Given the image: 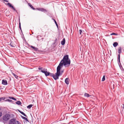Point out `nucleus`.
Returning a JSON list of instances; mask_svg holds the SVG:
<instances>
[{
    "label": "nucleus",
    "mask_w": 124,
    "mask_h": 124,
    "mask_svg": "<svg viewBox=\"0 0 124 124\" xmlns=\"http://www.w3.org/2000/svg\"><path fill=\"white\" fill-rule=\"evenodd\" d=\"M69 56L68 55L64 56L63 59L61 60L59 65L57 67V72L56 73L57 75L59 76L62 75V73H60V69L63 66V65L65 67H67L69 66L70 64V60H68Z\"/></svg>",
    "instance_id": "nucleus-1"
},
{
    "label": "nucleus",
    "mask_w": 124,
    "mask_h": 124,
    "mask_svg": "<svg viewBox=\"0 0 124 124\" xmlns=\"http://www.w3.org/2000/svg\"><path fill=\"white\" fill-rule=\"evenodd\" d=\"M10 117L9 114H6L3 116V119L5 121H7L9 119Z\"/></svg>",
    "instance_id": "nucleus-2"
},
{
    "label": "nucleus",
    "mask_w": 124,
    "mask_h": 124,
    "mask_svg": "<svg viewBox=\"0 0 124 124\" xmlns=\"http://www.w3.org/2000/svg\"><path fill=\"white\" fill-rule=\"evenodd\" d=\"M49 76L51 77H53L54 79L55 80H56L59 78V76L57 75V74H56V73L54 75L53 73H50V75Z\"/></svg>",
    "instance_id": "nucleus-3"
},
{
    "label": "nucleus",
    "mask_w": 124,
    "mask_h": 124,
    "mask_svg": "<svg viewBox=\"0 0 124 124\" xmlns=\"http://www.w3.org/2000/svg\"><path fill=\"white\" fill-rule=\"evenodd\" d=\"M16 120L15 119H11L9 122V124H15Z\"/></svg>",
    "instance_id": "nucleus-4"
},
{
    "label": "nucleus",
    "mask_w": 124,
    "mask_h": 124,
    "mask_svg": "<svg viewBox=\"0 0 124 124\" xmlns=\"http://www.w3.org/2000/svg\"><path fill=\"white\" fill-rule=\"evenodd\" d=\"M7 4L10 7L12 8V9L14 11H16V12H17V10L15 9V8L12 6L11 4L10 3H8Z\"/></svg>",
    "instance_id": "nucleus-5"
},
{
    "label": "nucleus",
    "mask_w": 124,
    "mask_h": 124,
    "mask_svg": "<svg viewBox=\"0 0 124 124\" xmlns=\"http://www.w3.org/2000/svg\"><path fill=\"white\" fill-rule=\"evenodd\" d=\"M2 84L4 85H7L8 84L7 81L5 79L2 80Z\"/></svg>",
    "instance_id": "nucleus-6"
},
{
    "label": "nucleus",
    "mask_w": 124,
    "mask_h": 124,
    "mask_svg": "<svg viewBox=\"0 0 124 124\" xmlns=\"http://www.w3.org/2000/svg\"><path fill=\"white\" fill-rule=\"evenodd\" d=\"M30 47L33 49H34V50L36 51H38V48L36 47H35L34 46H30Z\"/></svg>",
    "instance_id": "nucleus-7"
},
{
    "label": "nucleus",
    "mask_w": 124,
    "mask_h": 124,
    "mask_svg": "<svg viewBox=\"0 0 124 124\" xmlns=\"http://www.w3.org/2000/svg\"><path fill=\"white\" fill-rule=\"evenodd\" d=\"M38 10L40 11H41L42 12H46L47 11L45 9H44V8H39L38 9Z\"/></svg>",
    "instance_id": "nucleus-8"
},
{
    "label": "nucleus",
    "mask_w": 124,
    "mask_h": 124,
    "mask_svg": "<svg viewBox=\"0 0 124 124\" xmlns=\"http://www.w3.org/2000/svg\"><path fill=\"white\" fill-rule=\"evenodd\" d=\"M69 79L68 78H66L65 79V83L67 85H68L69 84Z\"/></svg>",
    "instance_id": "nucleus-9"
},
{
    "label": "nucleus",
    "mask_w": 124,
    "mask_h": 124,
    "mask_svg": "<svg viewBox=\"0 0 124 124\" xmlns=\"http://www.w3.org/2000/svg\"><path fill=\"white\" fill-rule=\"evenodd\" d=\"M122 53V48L121 47H119L118 48V53L119 54L121 53Z\"/></svg>",
    "instance_id": "nucleus-10"
},
{
    "label": "nucleus",
    "mask_w": 124,
    "mask_h": 124,
    "mask_svg": "<svg viewBox=\"0 0 124 124\" xmlns=\"http://www.w3.org/2000/svg\"><path fill=\"white\" fill-rule=\"evenodd\" d=\"M65 43V39H63V40L61 42V44L62 45H64Z\"/></svg>",
    "instance_id": "nucleus-11"
},
{
    "label": "nucleus",
    "mask_w": 124,
    "mask_h": 124,
    "mask_svg": "<svg viewBox=\"0 0 124 124\" xmlns=\"http://www.w3.org/2000/svg\"><path fill=\"white\" fill-rule=\"evenodd\" d=\"M119 65V66L120 67V68L123 71H124V69L123 68L122 66L121 65V63H119H119H118Z\"/></svg>",
    "instance_id": "nucleus-12"
},
{
    "label": "nucleus",
    "mask_w": 124,
    "mask_h": 124,
    "mask_svg": "<svg viewBox=\"0 0 124 124\" xmlns=\"http://www.w3.org/2000/svg\"><path fill=\"white\" fill-rule=\"evenodd\" d=\"M19 111L23 115V116H24L25 117H27V116L23 112H22V111H21L20 110H19Z\"/></svg>",
    "instance_id": "nucleus-13"
},
{
    "label": "nucleus",
    "mask_w": 124,
    "mask_h": 124,
    "mask_svg": "<svg viewBox=\"0 0 124 124\" xmlns=\"http://www.w3.org/2000/svg\"><path fill=\"white\" fill-rule=\"evenodd\" d=\"M113 45L114 47H116L118 45V43L117 42H115L113 43Z\"/></svg>",
    "instance_id": "nucleus-14"
},
{
    "label": "nucleus",
    "mask_w": 124,
    "mask_h": 124,
    "mask_svg": "<svg viewBox=\"0 0 124 124\" xmlns=\"http://www.w3.org/2000/svg\"><path fill=\"white\" fill-rule=\"evenodd\" d=\"M84 96L88 97L91 96V95L89 94L88 93H85L84 94Z\"/></svg>",
    "instance_id": "nucleus-15"
},
{
    "label": "nucleus",
    "mask_w": 124,
    "mask_h": 124,
    "mask_svg": "<svg viewBox=\"0 0 124 124\" xmlns=\"http://www.w3.org/2000/svg\"><path fill=\"white\" fill-rule=\"evenodd\" d=\"M41 72H42V73H44L45 75L46 74V72L47 71V70L46 69V70H41Z\"/></svg>",
    "instance_id": "nucleus-16"
},
{
    "label": "nucleus",
    "mask_w": 124,
    "mask_h": 124,
    "mask_svg": "<svg viewBox=\"0 0 124 124\" xmlns=\"http://www.w3.org/2000/svg\"><path fill=\"white\" fill-rule=\"evenodd\" d=\"M21 117L23 119H24L25 120H26V121L29 122L28 120V119L27 118L25 117H24L22 116H21Z\"/></svg>",
    "instance_id": "nucleus-17"
},
{
    "label": "nucleus",
    "mask_w": 124,
    "mask_h": 124,
    "mask_svg": "<svg viewBox=\"0 0 124 124\" xmlns=\"http://www.w3.org/2000/svg\"><path fill=\"white\" fill-rule=\"evenodd\" d=\"M16 103L18 105H21V104H22L21 102L20 101H17V102H16Z\"/></svg>",
    "instance_id": "nucleus-18"
},
{
    "label": "nucleus",
    "mask_w": 124,
    "mask_h": 124,
    "mask_svg": "<svg viewBox=\"0 0 124 124\" xmlns=\"http://www.w3.org/2000/svg\"><path fill=\"white\" fill-rule=\"evenodd\" d=\"M120 54H119L118 55V63H119H119H120Z\"/></svg>",
    "instance_id": "nucleus-19"
},
{
    "label": "nucleus",
    "mask_w": 124,
    "mask_h": 124,
    "mask_svg": "<svg viewBox=\"0 0 124 124\" xmlns=\"http://www.w3.org/2000/svg\"><path fill=\"white\" fill-rule=\"evenodd\" d=\"M28 4L29 6L33 10L35 9V8H33V6L31 5L30 3H29Z\"/></svg>",
    "instance_id": "nucleus-20"
},
{
    "label": "nucleus",
    "mask_w": 124,
    "mask_h": 124,
    "mask_svg": "<svg viewBox=\"0 0 124 124\" xmlns=\"http://www.w3.org/2000/svg\"><path fill=\"white\" fill-rule=\"evenodd\" d=\"M5 97H2L0 98V102L2 101H3L5 100Z\"/></svg>",
    "instance_id": "nucleus-21"
},
{
    "label": "nucleus",
    "mask_w": 124,
    "mask_h": 124,
    "mask_svg": "<svg viewBox=\"0 0 124 124\" xmlns=\"http://www.w3.org/2000/svg\"><path fill=\"white\" fill-rule=\"evenodd\" d=\"M8 98L10 99H12L15 101L16 100V99L13 97L9 96L8 97Z\"/></svg>",
    "instance_id": "nucleus-22"
},
{
    "label": "nucleus",
    "mask_w": 124,
    "mask_h": 124,
    "mask_svg": "<svg viewBox=\"0 0 124 124\" xmlns=\"http://www.w3.org/2000/svg\"><path fill=\"white\" fill-rule=\"evenodd\" d=\"M33 105L32 104H30L29 105L27 106V108H28L30 109L32 106Z\"/></svg>",
    "instance_id": "nucleus-23"
},
{
    "label": "nucleus",
    "mask_w": 124,
    "mask_h": 124,
    "mask_svg": "<svg viewBox=\"0 0 124 124\" xmlns=\"http://www.w3.org/2000/svg\"><path fill=\"white\" fill-rule=\"evenodd\" d=\"M105 80V76H103V77L102 78V81H104Z\"/></svg>",
    "instance_id": "nucleus-24"
},
{
    "label": "nucleus",
    "mask_w": 124,
    "mask_h": 124,
    "mask_svg": "<svg viewBox=\"0 0 124 124\" xmlns=\"http://www.w3.org/2000/svg\"><path fill=\"white\" fill-rule=\"evenodd\" d=\"M40 37V38H41V36L40 35H38L37 36V39L38 40H40V39H39V37Z\"/></svg>",
    "instance_id": "nucleus-25"
},
{
    "label": "nucleus",
    "mask_w": 124,
    "mask_h": 124,
    "mask_svg": "<svg viewBox=\"0 0 124 124\" xmlns=\"http://www.w3.org/2000/svg\"><path fill=\"white\" fill-rule=\"evenodd\" d=\"M49 75H50V72L47 71L46 73V74L45 75V76H49Z\"/></svg>",
    "instance_id": "nucleus-26"
},
{
    "label": "nucleus",
    "mask_w": 124,
    "mask_h": 124,
    "mask_svg": "<svg viewBox=\"0 0 124 124\" xmlns=\"http://www.w3.org/2000/svg\"><path fill=\"white\" fill-rule=\"evenodd\" d=\"M13 74L16 78H18V76H17L14 73H13Z\"/></svg>",
    "instance_id": "nucleus-27"
},
{
    "label": "nucleus",
    "mask_w": 124,
    "mask_h": 124,
    "mask_svg": "<svg viewBox=\"0 0 124 124\" xmlns=\"http://www.w3.org/2000/svg\"><path fill=\"white\" fill-rule=\"evenodd\" d=\"M15 124H21L18 121H16L15 122Z\"/></svg>",
    "instance_id": "nucleus-28"
},
{
    "label": "nucleus",
    "mask_w": 124,
    "mask_h": 124,
    "mask_svg": "<svg viewBox=\"0 0 124 124\" xmlns=\"http://www.w3.org/2000/svg\"><path fill=\"white\" fill-rule=\"evenodd\" d=\"M54 22H55V24L56 26L57 27H58V25L57 23L56 22V21L54 19Z\"/></svg>",
    "instance_id": "nucleus-29"
},
{
    "label": "nucleus",
    "mask_w": 124,
    "mask_h": 124,
    "mask_svg": "<svg viewBox=\"0 0 124 124\" xmlns=\"http://www.w3.org/2000/svg\"><path fill=\"white\" fill-rule=\"evenodd\" d=\"M19 28L22 31L21 28V23H20V22H19Z\"/></svg>",
    "instance_id": "nucleus-30"
},
{
    "label": "nucleus",
    "mask_w": 124,
    "mask_h": 124,
    "mask_svg": "<svg viewBox=\"0 0 124 124\" xmlns=\"http://www.w3.org/2000/svg\"><path fill=\"white\" fill-rule=\"evenodd\" d=\"M117 35V34L115 33H112L110 34V35Z\"/></svg>",
    "instance_id": "nucleus-31"
},
{
    "label": "nucleus",
    "mask_w": 124,
    "mask_h": 124,
    "mask_svg": "<svg viewBox=\"0 0 124 124\" xmlns=\"http://www.w3.org/2000/svg\"><path fill=\"white\" fill-rule=\"evenodd\" d=\"M82 32V31L81 30H79V33L80 35H81V34Z\"/></svg>",
    "instance_id": "nucleus-32"
},
{
    "label": "nucleus",
    "mask_w": 124,
    "mask_h": 124,
    "mask_svg": "<svg viewBox=\"0 0 124 124\" xmlns=\"http://www.w3.org/2000/svg\"><path fill=\"white\" fill-rule=\"evenodd\" d=\"M38 69L39 70H42L43 69V68L42 67H39Z\"/></svg>",
    "instance_id": "nucleus-33"
},
{
    "label": "nucleus",
    "mask_w": 124,
    "mask_h": 124,
    "mask_svg": "<svg viewBox=\"0 0 124 124\" xmlns=\"http://www.w3.org/2000/svg\"><path fill=\"white\" fill-rule=\"evenodd\" d=\"M61 118H60V119L59 121H61V120H63L64 119V117H63H63H62Z\"/></svg>",
    "instance_id": "nucleus-34"
},
{
    "label": "nucleus",
    "mask_w": 124,
    "mask_h": 124,
    "mask_svg": "<svg viewBox=\"0 0 124 124\" xmlns=\"http://www.w3.org/2000/svg\"><path fill=\"white\" fill-rule=\"evenodd\" d=\"M70 124H74L73 122V121H71L70 122Z\"/></svg>",
    "instance_id": "nucleus-35"
},
{
    "label": "nucleus",
    "mask_w": 124,
    "mask_h": 124,
    "mask_svg": "<svg viewBox=\"0 0 124 124\" xmlns=\"http://www.w3.org/2000/svg\"><path fill=\"white\" fill-rule=\"evenodd\" d=\"M8 101H9V102H12V100H10L9 99H8Z\"/></svg>",
    "instance_id": "nucleus-36"
},
{
    "label": "nucleus",
    "mask_w": 124,
    "mask_h": 124,
    "mask_svg": "<svg viewBox=\"0 0 124 124\" xmlns=\"http://www.w3.org/2000/svg\"><path fill=\"white\" fill-rule=\"evenodd\" d=\"M2 115V112H0V117Z\"/></svg>",
    "instance_id": "nucleus-37"
},
{
    "label": "nucleus",
    "mask_w": 124,
    "mask_h": 124,
    "mask_svg": "<svg viewBox=\"0 0 124 124\" xmlns=\"http://www.w3.org/2000/svg\"><path fill=\"white\" fill-rule=\"evenodd\" d=\"M122 107L124 109V103L123 104V106H122Z\"/></svg>",
    "instance_id": "nucleus-38"
},
{
    "label": "nucleus",
    "mask_w": 124,
    "mask_h": 124,
    "mask_svg": "<svg viewBox=\"0 0 124 124\" xmlns=\"http://www.w3.org/2000/svg\"><path fill=\"white\" fill-rule=\"evenodd\" d=\"M57 40V39L56 38H55V39L54 40L55 43L56 42Z\"/></svg>",
    "instance_id": "nucleus-39"
},
{
    "label": "nucleus",
    "mask_w": 124,
    "mask_h": 124,
    "mask_svg": "<svg viewBox=\"0 0 124 124\" xmlns=\"http://www.w3.org/2000/svg\"><path fill=\"white\" fill-rule=\"evenodd\" d=\"M3 1H4L6 2H8V1L7 0H3Z\"/></svg>",
    "instance_id": "nucleus-40"
},
{
    "label": "nucleus",
    "mask_w": 124,
    "mask_h": 124,
    "mask_svg": "<svg viewBox=\"0 0 124 124\" xmlns=\"http://www.w3.org/2000/svg\"><path fill=\"white\" fill-rule=\"evenodd\" d=\"M63 70H62L61 72L60 71V73H62H62L63 72Z\"/></svg>",
    "instance_id": "nucleus-41"
},
{
    "label": "nucleus",
    "mask_w": 124,
    "mask_h": 124,
    "mask_svg": "<svg viewBox=\"0 0 124 124\" xmlns=\"http://www.w3.org/2000/svg\"><path fill=\"white\" fill-rule=\"evenodd\" d=\"M62 116H63V115H61L60 117V118H61V117H62Z\"/></svg>",
    "instance_id": "nucleus-42"
},
{
    "label": "nucleus",
    "mask_w": 124,
    "mask_h": 124,
    "mask_svg": "<svg viewBox=\"0 0 124 124\" xmlns=\"http://www.w3.org/2000/svg\"><path fill=\"white\" fill-rule=\"evenodd\" d=\"M46 69H45V68H44L43 69H42V70H46Z\"/></svg>",
    "instance_id": "nucleus-43"
},
{
    "label": "nucleus",
    "mask_w": 124,
    "mask_h": 124,
    "mask_svg": "<svg viewBox=\"0 0 124 124\" xmlns=\"http://www.w3.org/2000/svg\"><path fill=\"white\" fill-rule=\"evenodd\" d=\"M44 39V38H42L41 39L42 40V41H43V39Z\"/></svg>",
    "instance_id": "nucleus-44"
},
{
    "label": "nucleus",
    "mask_w": 124,
    "mask_h": 124,
    "mask_svg": "<svg viewBox=\"0 0 124 124\" xmlns=\"http://www.w3.org/2000/svg\"><path fill=\"white\" fill-rule=\"evenodd\" d=\"M10 45H11V46L12 47H14V46H13L12 45H11V44H10Z\"/></svg>",
    "instance_id": "nucleus-45"
},
{
    "label": "nucleus",
    "mask_w": 124,
    "mask_h": 124,
    "mask_svg": "<svg viewBox=\"0 0 124 124\" xmlns=\"http://www.w3.org/2000/svg\"><path fill=\"white\" fill-rule=\"evenodd\" d=\"M55 122H57V121H55Z\"/></svg>",
    "instance_id": "nucleus-46"
},
{
    "label": "nucleus",
    "mask_w": 124,
    "mask_h": 124,
    "mask_svg": "<svg viewBox=\"0 0 124 124\" xmlns=\"http://www.w3.org/2000/svg\"><path fill=\"white\" fill-rule=\"evenodd\" d=\"M72 30H71V33H72Z\"/></svg>",
    "instance_id": "nucleus-47"
}]
</instances>
